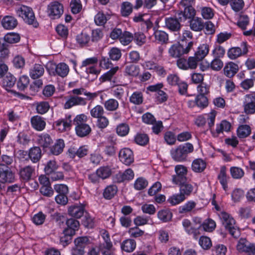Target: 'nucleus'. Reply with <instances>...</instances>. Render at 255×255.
Returning a JSON list of instances; mask_svg holds the SVG:
<instances>
[{
	"mask_svg": "<svg viewBox=\"0 0 255 255\" xmlns=\"http://www.w3.org/2000/svg\"><path fill=\"white\" fill-rule=\"evenodd\" d=\"M215 117L216 113L215 112L210 113L207 119V122L213 136L217 137L220 133H223L224 131H229L231 128V125L227 121L223 120L219 124H216V129H214L213 127L215 124Z\"/></svg>",
	"mask_w": 255,
	"mask_h": 255,
	"instance_id": "f257e3e1",
	"label": "nucleus"
},
{
	"mask_svg": "<svg viewBox=\"0 0 255 255\" xmlns=\"http://www.w3.org/2000/svg\"><path fill=\"white\" fill-rule=\"evenodd\" d=\"M194 147L192 144L187 142L172 148L170 151L172 159L177 162H183L186 160L188 154L192 152Z\"/></svg>",
	"mask_w": 255,
	"mask_h": 255,
	"instance_id": "f03ea898",
	"label": "nucleus"
},
{
	"mask_svg": "<svg viewBox=\"0 0 255 255\" xmlns=\"http://www.w3.org/2000/svg\"><path fill=\"white\" fill-rule=\"evenodd\" d=\"M87 117L85 114L77 115L73 120V125L77 135L79 137H85L91 132L90 126L86 123Z\"/></svg>",
	"mask_w": 255,
	"mask_h": 255,
	"instance_id": "7ed1b4c3",
	"label": "nucleus"
},
{
	"mask_svg": "<svg viewBox=\"0 0 255 255\" xmlns=\"http://www.w3.org/2000/svg\"><path fill=\"white\" fill-rule=\"evenodd\" d=\"M16 14L21 17L24 21L33 27L36 28L39 24L37 21L32 9L27 6L22 5L16 8Z\"/></svg>",
	"mask_w": 255,
	"mask_h": 255,
	"instance_id": "20e7f679",
	"label": "nucleus"
},
{
	"mask_svg": "<svg viewBox=\"0 0 255 255\" xmlns=\"http://www.w3.org/2000/svg\"><path fill=\"white\" fill-rule=\"evenodd\" d=\"M219 216L223 226L230 234L235 238L239 237L240 232L233 217L225 212H221Z\"/></svg>",
	"mask_w": 255,
	"mask_h": 255,
	"instance_id": "39448f33",
	"label": "nucleus"
},
{
	"mask_svg": "<svg viewBox=\"0 0 255 255\" xmlns=\"http://www.w3.org/2000/svg\"><path fill=\"white\" fill-rule=\"evenodd\" d=\"M63 5L58 1L51 2L47 7V13L48 16L52 19H58L63 13Z\"/></svg>",
	"mask_w": 255,
	"mask_h": 255,
	"instance_id": "423d86ee",
	"label": "nucleus"
},
{
	"mask_svg": "<svg viewBox=\"0 0 255 255\" xmlns=\"http://www.w3.org/2000/svg\"><path fill=\"white\" fill-rule=\"evenodd\" d=\"M243 107L246 114L252 115L255 113V92L245 96Z\"/></svg>",
	"mask_w": 255,
	"mask_h": 255,
	"instance_id": "0eeeda50",
	"label": "nucleus"
},
{
	"mask_svg": "<svg viewBox=\"0 0 255 255\" xmlns=\"http://www.w3.org/2000/svg\"><path fill=\"white\" fill-rule=\"evenodd\" d=\"M102 236L104 243L99 247L100 251L103 255H112L113 253V247L109 233L106 231H103Z\"/></svg>",
	"mask_w": 255,
	"mask_h": 255,
	"instance_id": "6e6552de",
	"label": "nucleus"
},
{
	"mask_svg": "<svg viewBox=\"0 0 255 255\" xmlns=\"http://www.w3.org/2000/svg\"><path fill=\"white\" fill-rule=\"evenodd\" d=\"M236 247L239 252H244L249 255H255V244L250 243L245 238L239 240Z\"/></svg>",
	"mask_w": 255,
	"mask_h": 255,
	"instance_id": "1a4fd4ad",
	"label": "nucleus"
},
{
	"mask_svg": "<svg viewBox=\"0 0 255 255\" xmlns=\"http://www.w3.org/2000/svg\"><path fill=\"white\" fill-rule=\"evenodd\" d=\"M176 174L172 176V181L174 184L187 180V170L185 166L182 165H176L175 167Z\"/></svg>",
	"mask_w": 255,
	"mask_h": 255,
	"instance_id": "9d476101",
	"label": "nucleus"
},
{
	"mask_svg": "<svg viewBox=\"0 0 255 255\" xmlns=\"http://www.w3.org/2000/svg\"><path fill=\"white\" fill-rule=\"evenodd\" d=\"M170 17L165 19V26L172 31H178L181 27V22L183 21L182 17Z\"/></svg>",
	"mask_w": 255,
	"mask_h": 255,
	"instance_id": "9b49d317",
	"label": "nucleus"
},
{
	"mask_svg": "<svg viewBox=\"0 0 255 255\" xmlns=\"http://www.w3.org/2000/svg\"><path fill=\"white\" fill-rule=\"evenodd\" d=\"M73 124L71 115L67 116L65 118L59 119L54 123L55 128L60 132L69 130Z\"/></svg>",
	"mask_w": 255,
	"mask_h": 255,
	"instance_id": "f8f14e48",
	"label": "nucleus"
},
{
	"mask_svg": "<svg viewBox=\"0 0 255 255\" xmlns=\"http://www.w3.org/2000/svg\"><path fill=\"white\" fill-rule=\"evenodd\" d=\"M120 161L127 165H129L134 161L132 151L128 148L122 149L119 153Z\"/></svg>",
	"mask_w": 255,
	"mask_h": 255,
	"instance_id": "ddd939ff",
	"label": "nucleus"
},
{
	"mask_svg": "<svg viewBox=\"0 0 255 255\" xmlns=\"http://www.w3.org/2000/svg\"><path fill=\"white\" fill-rule=\"evenodd\" d=\"M87 102L85 98L77 96H71L64 104V108L68 109L75 106H85Z\"/></svg>",
	"mask_w": 255,
	"mask_h": 255,
	"instance_id": "4468645a",
	"label": "nucleus"
},
{
	"mask_svg": "<svg viewBox=\"0 0 255 255\" xmlns=\"http://www.w3.org/2000/svg\"><path fill=\"white\" fill-rule=\"evenodd\" d=\"M175 184L179 186L180 193L183 195L185 198L189 196L194 190V187L192 184L187 180L177 183Z\"/></svg>",
	"mask_w": 255,
	"mask_h": 255,
	"instance_id": "2eb2a0df",
	"label": "nucleus"
},
{
	"mask_svg": "<svg viewBox=\"0 0 255 255\" xmlns=\"http://www.w3.org/2000/svg\"><path fill=\"white\" fill-rule=\"evenodd\" d=\"M15 180L14 174L8 168L5 170L0 169V182L4 183H12Z\"/></svg>",
	"mask_w": 255,
	"mask_h": 255,
	"instance_id": "dca6fc26",
	"label": "nucleus"
},
{
	"mask_svg": "<svg viewBox=\"0 0 255 255\" xmlns=\"http://www.w3.org/2000/svg\"><path fill=\"white\" fill-rule=\"evenodd\" d=\"M134 172L133 170L128 168L123 172H119L115 176V179L118 183H121L126 181L132 180L134 177Z\"/></svg>",
	"mask_w": 255,
	"mask_h": 255,
	"instance_id": "f3484780",
	"label": "nucleus"
},
{
	"mask_svg": "<svg viewBox=\"0 0 255 255\" xmlns=\"http://www.w3.org/2000/svg\"><path fill=\"white\" fill-rule=\"evenodd\" d=\"M34 171L35 169L34 167L27 165L20 169L19 175L20 178L23 181H28L31 178Z\"/></svg>",
	"mask_w": 255,
	"mask_h": 255,
	"instance_id": "a211bd4d",
	"label": "nucleus"
},
{
	"mask_svg": "<svg viewBox=\"0 0 255 255\" xmlns=\"http://www.w3.org/2000/svg\"><path fill=\"white\" fill-rule=\"evenodd\" d=\"M84 212V206L81 204L74 205L68 209L69 214L76 218H80L82 217Z\"/></svg>",
	"mask_w": 255,
	"mask_h": 255,
	"instance_id": "6ab92c4d",
	"label": "nucleus"
},
{
	"mask_svg": "<svg viewBox=\"0 0 255 255\" xmlns=\"http://www.w3.org/2000/svg\"><path fill=\"white\" fill-rule=\"evenodd\" d=\"M238 65L233 62L227 63L223 69L225 75L229 78L234 77L238 72Z\"/></svg>",
	"mask_w": 255,
	"mask_h": 255,
	"instance_id": "aec40b11",
	"label": "nucleus"
},
{
	"mask_svg": "<svg viewBox=\"0 0 255 255\" xmlns=\"http://www.w3.org/2000/svg\"><path fill=\"white\" fill-rule=\"evenodd\" d=\"M1 25L3 27L7 30L14 29L17 25V21L12 16L6 15L1 20Z\"/></svg>",
	"mask_w": 255,
	"mask_h": 255,
	"instance_id": "412c9836",
	"label": "nucleus"
},
{
	"mask_svg": "<svg viewBox=\"0 0 255 255\" xmlns=\"http://www.w3.org/2000/svg\"><path fill=\"white\" fill-rule=\"evenodd\" d=\"M44 73L43 66L41 64H35L29 70V76L33 79L39 78Z\"/></svg>",
	"mask_w": 255,
	"mask_h": 255,
	"instance_id": "4be33fe9",
	"label": "nucleus"
},
{
	"mask_svg": "<svg viewBox=\"0 0 255 255\" xmlns=\"http://www.w3.org/2000/svg\"><path fill=\"white\" fill-rule=\"evenodd\" d=\"M168 53L172 58H179L183 55V46L179 43H175L169 48Z\"/></svg>",
	"mask_w": 255,
	"mask_h": 255,
	"instance_id": "5701e85b",
	"label": "nucleus"
},
{
	"mask_svg": "<svg viewBox=\"0 0 255 255\" xmlns=\"http://www.w3.org/2000/svg\"><path fill=\"white\" fill-rule=\"evenodd\" d=\"M41 150L39 147H31L28 152V157L33 163H37L41 158Z\"/></svg>",
	"mask_w": 255,
	"mask_h": 255,
	"instance_id": "b1692460",
	"label": "nucleus"
},
{
	"mask_svg": "<svg viewBox=\"0 0 255 255\" xmlns=\"http://www.w3.org/2000/svg\"><path fill=\"white\" fill-rule=\"evenodd\" d=\"M31 123L32 127L37 130H42L45 127L46 123L43 118L35 116L31 118Z\"/></svg>",
	"mask_w": 255,
	"mask_h": 255,
	"instance_id": "393cba45",
	"label": "nucleus"
},
{
	"mask_svg": "<svg viewBox=\"0 0 255 255\" xmlns=\"http://www.w3.org/2000/svg\"><path fill=\"white\" fill-rule=\"evenodd\" d=\"M136 242L133 239H127L124 241L121 245V249L123 251L127 252H132L136 248Z\"/></svg>",
	"mask_w": 255,
	"mask_h": 255,
	"instance_id": "a878e982",
	"label": "nucleus"
},
{
	"mask_svg": "<svg viewBox=\"0 0 255 255\" xmlns=\"http://www.w3.org/2000/svg\"><path fill=\"white\" fill-rule=\"evenodd\" d=\"M65 147V143L62 139H58L56 140L54 144L50 148V152L55 155L61 154Z\"/></svg>",
	"mask_w": 255,
	"mask_h": 255,
	"instance_id": "bb28decb",
	"label": "nucleus"
},
{
	"mask_svg": "<svg viewBox=\"0 0 255 255\" xmlns=\"http://www.w3.org/2000/svg\"><path fill=\"white\" fill-rule=\"evenodd\" d=\"M66 225L68 228L65 230L66 234H70L72 235L75 234V231L79 228V222L73 218L68 219L66 221Z\"/></svg>",
	"mask_w": 255,
	"mask_h": 255,
	"instance_id": "cd10ccee",
	"label": "nucleus"
},
{
	"mask_svg": "<svg viewBox=\"0 0 255 255\" xmlns=\"http://www.w3.org/2000/svg\"><path fill=\"white\" fill-rule=\"evenodd\" d=\"M209 51V47L207 44H203L198 46L197 50L195 53V56L199 60H202L208 54Z\"/></svg>",
	"mask_w": 255,
	"mask_h": 255,
	"instance_id": "c85d7f7f",
	"label": "nucleus"
},
{
	"mask_svg": "<svg viewBox=\"0 0 255 255\" xmlns=\"http://www.w3.org/2000/svg\"><path fill=\"white\" fill-rule=\"evenodd\" d=\"M206 167V162L201 158H197L194 160L192 164V170L197 173L202 172L204 170Z\"/></svg>",
	"mask_w": 255,
	"mask_h": 255,
	"instance_id": "c756f323",
	"label": "nucleus"
},
{
	"mask_svg": "<svg viewBox=\"0 0 255 255\" xmlns=\"http://www.w3.org/2000/svg\"><path fill=\"white\" fill-rule=\"evenodd\" d=\"M218 179L224 190L226 191L228 189V177L226 174V168L225 166H223L221 167L220 173L218 175Z\"/></svg>",
	"mask_w": 255,
	"mask_h": 255,
	"instance_id": "7c9ffc66",
	"label": "nucleus"
},
{
	"mask_svg": "<svg viewBox=\"0 0 255 255\" xmlns=\"http://www.w3.org/2000/svg\"><path fill=\"white\" fill-rule=\"evenodd\" d=\"M37 140L39 145L43 148L49 147L53 142V140L48 134H42L39 135Z\"/></svg>",
	"mask_w": 255,
	"mask_h": 255,
	"instance_id": "2f4dec72",
	"label": "nucleus"
},
{
	"mask_svg": "<svg viewBox=\"0 0 255 255\" xmlns=\"http://www.w3.org/2000/svg\"><path fill=\"white\" fill-rule=\"evenodd\" d=\"M190 26L195 31H201L204 28V23L200 18H194L190 21Z\"/></svg>",
	"mask_w": 255,
	"mask_h": 255,
	"instance_id": "473e14b6",
	"label": "nucleus"
},
{
	"mask_svg": "<svg viewBox=\"0 0 255 255\" xmlns=\"http://www.w3.org/2000/svg\"><path fill=\"white\" fill-rule=\"evenodd\" d=\"M237 135L240 138L248 137L251 132V127L247 125L239 126L237 130Z\"/></svg>",
	"mask_w": 255,
	"mask_h": 255,
	"instance_id": "72a5a7b5",
	"label": "nucleus"
},
{
	"mask_svg": "<svg viewBox=\"0 0 255 255\" xmlns=\"http://www.w3.org/2000/svg\"><path fill=\"white\" fill-rule=\"evenodd\" d=\"M55 72L59 76L65 77L69 72V66L65 63H60L56 65Z\"/></svg>",
	"mask_w": 255,
	"mask_h": 255,
	"instance_id": "f704fd0d",
	"label": "nucleus"
},
{
	"mask_svg": "<svg viewBox=\"0 0 255 255\" xmlns=\"http://www.w3.org/2000/svg\"><path fill=\"white\" fill-rule=\"evenodd\" d=\"M195 15V10L192 6L184 7V12L181 11L178 13V15L182 17L183 20L187 18H191Z\"/></svg>",
	"mask_w": 255,
	"mask_h": 255,
	"instance_id": "c9c22d12",
	"label": "nucleus"
},
{
	"mask_svg": "<svg viewBox=\"0 0 255 255\" xmlns=\"http://www.w3.org/2000/svg\"><path fill=\"white\" fill-rule=\"evenodd\" d=\"M133 10L132 4L128 1L123 2L121 6V14L123 17H127L129 15Z\"/></svg>",
	"mask_w": 255,
	"mask_h": 255,
	"instance_id": "e433bc0d",
	"label": "nucleus"
},
{
	"mask_svg": "<svg viewBox=\"0 0 255 255\" xmlns=\"http://www.w3.org/2000/svg\"><path fill=\"white\" fill-rule=\"evenodd\" d=\"M96 171L102 179L108 178L112 174V169L109 166H101Z\"/></svg>",
	"mask_w": 255,
	"mask_h": 255,
	"instance_id": "4c0bfd02",
	"label": "nucleus"
},
{
	"mask_svg": "<svg viewBox=\"0 0 255 255\" xmlns=\"http://www.w3.org/2000/svg\"><path fill=\"white\" fill-rule=\"evenodd\" d=\"M118 188L116 185L108 186L103 192V196L106 199H111L116 194Z\"/></svg>",
	"mask_w": 255,
	"mask_h": 255,
	"instance_id": "58836bf2",
	"label": "nucleus"
},
{
	"mask_svg": "<svg viewBox=\"0 0 255 255\" xmlns=\"http://www.w3.org/2000/svg\"><path fill=\"white\" fill-rule=\"evenodd\" d=\"M196 203L192 200L187 202L183 205L181 206L179 208V212L181 214L187 213L191 212L195 208Z\"/></svg>",
	"mask_w": 255,
	"mask_h": 255,
	"instance_id": "ea45409f",
	"label": "nucleus"
},
{
	"mask_svg": "<svg viewBox=\"0 0 255 255\" xmlns=\"http://www.w3.org/2000/svg\"><path fill=\"white\" fill-rule=\"evenodd\" d=\"M186 199L185 197L181 194H174L170 196L167 199V202L170 204L172 206H175L180 204Z\"/></svg>",
	"mask_w": 255,
	"mask_h": 255,
	"instance_id": "a19ab883",
	"label": "nucleus"
},
{
	"mask_svg": "<svg viewBox=\"0 0 255 255\" xmlns=\"http://www.w3.org/2000/svg\"><path fill=\"white\" fill-rule=\"evenodd\" d=\"M143 101L142 93L140 91L133 92L129 97V101L134 105H140Z\"/></svg>",
	"mask_w": 255,
	"mask_h": 255,
	"instance_id": "79ce46f5",
	"label": "nucleus"
},
{
	"mask_svg": "<svg viewBox=\"0 0 255 255\" xmlns=\"http://www.w3.org/2000/svg\"><path fill=\"white\" fill-rule=\"evenodd\" d=\"M242 55V49L239 47H232L227 51L228 57L232 60L236 59Z\"/></svg>",
	"mask_w": 255,
	"mask_h": 255,
	"instance_id": "37998d69",
	"label": "nucleus"
},
{
	"mask_svg": "<svg viewBox=\"0 0 255 255\" xmlns=\"http://www.w3.org/2000/svg\"><path fill=\"white\" fill-rule=\"evenodd\" d=\"M59 167L57 162L55 160H50L48 161L44 167V171L46 175L56 171Z\"/></svg>",
	"mask_w": 255,
	"mask_h": 255,
	"instance_id": "c03bdc74",
	"label": "nucleus"
},
{
	"mask_svg": "<svg viewBox=\"0 0 255 255\" xmlns=\"http://www.w3.org/2000/svg\"><path fill=\"white\" fill-rule=\"evenodd\" d=\"M132 34L128 31H125L122 32L119 39L120 42L124 45H128L133 40Z\"/></svg>",
	"mask_w": 255,
	"mask_h": 255,
	"instance_id": "a18cd8bd",
	"label": "nucleus"
},
{
	"mask_svg": "<svg viewBox=\"0 0 255 255\" xmlns=\"http://www.w3.org/2000/svg\"><path fill=\"white\" fill-rule=\"evenodd\" d=\"M225 52V49L223 46L216 45L212 51L211 54L214 58L221 59L224 56Z\"/></svg>",
	"mask_w": 255,
	"mask_h": 255,
	"instance_id": "49530a36",
	"label": "nucleus"
},
{
	"mask_svg": "<svg viewBox=\"0 0 255 255\" xmlns=\"http://www.w3.org/2000/svg\"><path fill=\"white\" fill-rule=\"evenodd\" d=\"M90 244V241L87 237H80L74 240V245L85 251L86 246Z\"/></svg>",
	"mask_w": 255,
	"mask_h": 255,
	"instance_id": "de8ad7c7",
	"label": "nucleus"
},
{
	"mask_svg": "<svg viewBox=\"0 0 255 255\" xmlns=\"http://www.w3.org/2000/svg\"><path fill=\"white\" fill-rule=\"evenodd\" d=\"M15 82L16 78L11 74H9L3 78L2 84L5 89L8 90L14 85Z\"/></svg>",
	"mask_w": 255,
	"mask_h": 255,
	"instance_id": "09e8293b",
	"label": "nucleus"
},
{
	"mask_svg": "<svg viewBox=\"0 0 255 255\" xmlns=\"http://www.w3.org/2000/svg\"><path fill=\"white\" fill-rule=\"evenodd\" d=\"M119 69V68L118 66L111 68L109 71L103 74L100 77V81L102 82H104L107 81H111Z\"/></svg>",
	"mask_w": 255,
	"mask_h": 255,
	"instance_id": "8fccbe9b",
	"label": "nucleus"
},
{
	"mask_svg": "<svg viewBox=\"0 0 255 255\" xmlns=\"http://www.w3.org/2000/svg\"><path fill=\"white\" fill-rule=\"evenodd\" d=\"M154 36L155 40L160 43H165L168 40V34L163 31L157 30L155 31Z\"/></svg>",
	"mask_w": 255,
	"mask_h": 255,
	"instance_id": "3c124183",
	"label": "nucleus"
},
{
	"mask_svg": "<svg viewBox=\"0 0 255 255\" xmlns=\"http://www.w3.org/2000/svg\"><path fill=\"white\" fill-rule=\"evenodd\" d=\"M125 73L130 76L136 77L139 73V68L134 64L128 65L126 66Z\"/></svg>",
	"mask_w": 255,
	"mask_h": 255,
	"instance_id": "603ef678",
	"label": "nucleus"
},
{
	"mask_svg": "<svg viewBox=\"0 0 255 255\" xmlns=\"http://www.w3.org/2000/svg\"><path fill=\"white\" fill-rule=\"evenodd\" d=\"M158 219L163 222L169 221L172 217V214L169 210H162L157 213Z\"/></svg>",
	"mask_w": 255,
	"mask_h": 255,
	"instance_id": "864d4df0",
	"label": "nucleus"
},
{
	"mask_svg": "<svg viewBox=\"0 0 255 255\" xmlns=\"http://www.w3.org/2000/svg\"><path fill=\"white\" fill-rule=\"evenodd\" d=\"M50 108L49 103L42 101L36 103V110L37 112L41 115L46 113Z\"/></svg>",
	"mask_w": 255,
	"mask_h": 255,
	"instance_id": "5fc2aeb1",
	"label": "nucleus"
},
{
	"mask_svg": "<svg viewBox=\"0 0 255 255\" xmlns=\"http://www.w3.org/2000/svg\"><path fill=\"white\" fill-rule=\"evenodd\" d=\"M118 102L114 99H110L104 103L105 109L108 111H115L119 108Z\"/></svg>",
	"mask_w": 255,
	"mask_h": 255,
	"instance_id": "6e6d98bb",
	"label": "nucleus"
},
{
	"mask_svg": "<svg viewBox=\"0 0 255 255\" xmlns=\"http://www.w3.org/2000/svg\"><path fill=\"white\" fill-rule=\"evenodd\" d=\"M20 39L18 34L14 32L8 33L4 36V40L5 42L13 44L19 41Z\"/></svg>",
	"mask_w": 255,
	"mask_h": 255,
	"instance_id": "4d7b16f0",
	"label": "nucleus"
},
{
	"mask_svg": "<svg viewBox=\"0 0 255 255\" xmlns=\"http://www.w3.org/2000/svg\"><path fill=\"white\" fill-rule=\"evenodd\" d=\"M105 111L101 105H97L90 111L91 116L94 118H98L104 115Z\"/></svg>",
	"mask_w": 255,
	"mask_h": 255,
	"instance_id": "13d9d810",
	"label": "nucleus"
},
{
	"mask_svg": "<svg viewBox=\"0 0 255 255\" xmlns=\"http://www.w3.org/2000/svg\"><path fill=\"white\" fill-rule=\"evenodd\" d=\"M148 185V181L143 177L137 178L134 183V188L137 190H140L146 188Z\"/></svg>",
	"mask_w": 255,
	"mask_h": 255,
	"instance_id": "bf43d9fd",
	"label": "nucleus"
},
{
	"mask_svg": "<svg viewBox=\"0 0 255 255\" xmlns=\"http://www.w3.org/2000/svg\"><path fill=\"white\" fill-rule=\"evenodd\" d=\"M223 62L221 59L214 58L208 67L214 71H219L223 68Z\"/></svg>",
	"mask_w": 255,
	"mask_h": 255,
	"instance_id": "052dcab7",
	"label": "nucleus"
},
{
	"mask_svg": "<svg viewBox=\"0 0 255 255\" xmlns=\"http://www.w3.org/2000/svg\"><path fill=\"white\" fill-rule=\"evenodd\" d=\"M202 226L204 231L211 232L215 229L216 225L215 222L213 220L208 219L204 222Z\"/></svg>",
	"mask_w": 255,
	"mask_h": 255,
	"instance_id": "680f3d73",
	"label": "nucleus"
},
{
	"mask_svg": "<svg viewBox=\"0 0 255 255\" xmlns=\"http://www.w3.org/2000/svg\"><path fill=\"white\" fill-rule=\"evenodd\" d=\"M109 55L111 60L118 61L122 56L121 50L118 48L113 47L110 50Z\"/></svg>",
	"mask_w": 255,
	"mask_h": 255,
	"instance_id": "e2e57ef3",
	"label": "nucleus"
},
{
	"mask_svg": "<svg viewBox=\"0 0 255 255\" xmlns=\"http://www.w3.org/2000/svg\"><path fill=\"white\" fill-rule=\"evenodd\" d=\"M230 173L232 177L234 179H241L244 175V170L238 167H232L230 168Z\"/></svg>",
	"mask_w": 255,
	"mask_h": 255,
	"instance_id": "0e129e2a",
	"label": "nucleus"
},
{
	"mask_svg": "<svg viewBox=\"0 0 255 255\" xmlns=\"http://www.w3.org/2000/svg\"><path fill=\"white\" fill-rule=\"evenodd\" d=\"M134 141L139 145H145L148 142L149 138L146 134L138 133L134 137Z\"/></svg>",
	"mask_w": 255,
	"mask_h": 255,
	"instance_id": "69168bd1",
	"label": "nucleus"
},
{
	"mask_svg": "<svg viewBox=\"0 0 255 255\" xmlns=\"http://www.w3.org/2000/svg\"><path fill=\"white\" fill-rule=\"evenodd\" d=\"M29 83V78L27 76H21L17 83V86L20 91H23L28 85Z\"/></svg>",
	"mask_w": 255,
	"mask_h": 255,
	"instance_id": "338daca9",
	"label": "nucleus"
},
{
	"mask_svg": "<svg viewBox=\"0 0 255 255\" xmlns=\"http://www.w3.org/2000/svg\"><path fill=\"white\" fill-rule=\"evenodd\" d=\"M196 105L200 108H204L208 105V101L205 96L198 95L195 99Z\"/></svg>",
	"mask_w": 255,
	"mask_h": 255,
	"instance_id": "774afa93",
	"label": "nucleus"
}]
</instances>
